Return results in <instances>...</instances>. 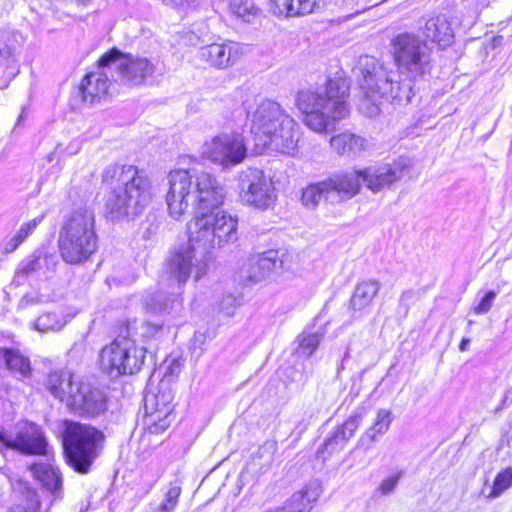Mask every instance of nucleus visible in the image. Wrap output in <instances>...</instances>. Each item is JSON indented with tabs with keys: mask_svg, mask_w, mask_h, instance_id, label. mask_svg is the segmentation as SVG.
<instances>
[{
	"mask_svg": "<svg viewBox=\"0 0 512 512\" xmlns=\"http://www.w3.org/2000/svg\"><path fill=\"white\" fill-rule=\"evenodd\" d=\"M166 204L170 215L179 219L188 208L194 216L188 223L189 240L172 254L171 265L183 272L191 253L205 258L211 249L223 248L238 240V220L220 209L225 200L223 185L211 174L201 172L194 179L189 171L179 169L168 174Z\"/></svg>",
	"mask_w": 512,
	"mask_h": 512,
	"instance_id": "nucleus-1",
	"label": "nucleus"
},
{
	"mask_svg": "<svg viewBox=\"0 0 512 512\" xmlns=\"http://www.w3.org/2000/svg\"><path fill=\"white\" fill-rule=\"evenodd\" d=\"M392 49L397 72L387 70L374 58L366 56L360 60L365 70L359 83L362 93L359 110L369 117L379 113L381 99L409 103L415 95L414 83L431 70V50L418 36L398 34L392 41Z\"/></svg>",
	"mask_w": 512,
	"mask_h": 512,
	"instance_id": "nucleus-2",
	"label": "nucleus"
},
{
	"mask_svg": "<svg viewBox=\"0 0 512 512\" xmlns=\"http://www.w3.org/2000/svg\"><path fill=\"white\" fill-rule=\"evenodd\" d=\"M102 181L116 186L107 195L105 208L112 220L141 214L152 202L155 190L151 179L133 165H110L102 173Z\"/></svg>",
	"mask_w": 512,
	"mask_h": 512,
	"instance_id": "nucleus-3",
	"label": "nucleus"
},
{
	"mask_svg": "<svg viewBox=\"0 0 512 512\" xmlns=\"http://www.w3.org/2000/svg\"><path fill=\"white\" fill-rule=\"evenodd\" d=\"M349 83L346 79H330L318 91L302 89L295 105L304 114V124L318 134H327L335 124L348 117Z\"/></svg>",
	"mask_w": 512,
	"mask_h": 512,
	"instance_id": "nucleus-4",
	"label": "nucleus"
},
{
	"mask_svg": "<svg viewBox=\"0 0 512 512\" xmlns=\"http://www.w3.org/2000/svg\"><path fill=\"white\" fill-rule=\"evenodd\" d=\"M58 245L66 263L86 262L98 247L94 211L81 206L68 213L59 231Z\"/></svg>",
	"mask_w": 512,
	"mask_h": 512,
	"instance_id": "nucleus-5",
	"label": "nucleus"
},
{
	"mask_svg": "<svg viewBox=\"0 0 512 512\" xmlns=\"http://www.w3.org/2000/svg\"><path fill=\"white\" fill-rule=\"evenodd\" d=\"M63 426V447L67 463L76 472L88 474L103 452L105 435L89 424L65 420Z\"/></svg>",
	"mask_w": 512,
	"mask_h": 512,
	"instance_id": "nucleus-6",
	"label": "nucleus"
},
{
	"mask_svg": "<svg viewBox=\"0 0 512 512\" xmlns=\"http://www.w3.org/2000/svg\"><path fill=\"white\" fill-rule=\"evenodd\" d=\"M172 257L169 259L167 266V274L169 283L166 285L168 291L155 292L145 299V307L153 313H169L176 307L181 305L180 294L182 291V284H184L191 275L193 270L196 271V279H199L206 273L205 258H201L196 253H191V260L184 262L183 272L174 269L171 265Z\"/></svg>",
	"mask_w": 512,
	"mask_h": 512,
	"instance_id": "nucleus-7",
	"label": "nucleus"
},
{
	"mask_svg": "<svg viewBox=\"0 0 512 512\" xmlns=\"http://www.w3.org/2000/svg\"><path fill=\"white\" fill-rule=\"evenodd\" d=\"M146 350L129 337L119 335L100 352V367L111 377L137 373L145 359Z\"/></svg>",
	"mask_w": 512,
	"mask_h": 512,
	"instance_id": "nucleus-8",
	"label": "nucleus"
},
{
	"mask_svg": "<svg viewBox=\"0 0 512 512\" xmlns=\"http://www.w3.org/2000/svg\"><path fill=\"white\" fill-rule=\"evenodd\" d=\"M241 201L251 207L266 210L277 199L276 188L270 177L257 168H247L238 177Z\"/></svg>",
	"mask_w": 512,
	"mask_h": 512,
	"instance_id": "nucleus-9",
	"label": "nucleus"
},
{
	"mask_svg": "<svg viewBox=\"0 0 512 512\" xmlns=\"http://www.w3.org/2000/svg\"><path fill=\"white\" fill-rule=\"evenodd\" d=\"M99 68L115 67L121 80L128 85H141L156 69L154 62L145 57L123 54L117 49L105 53L98 61Z\"/></svg>",
	"mask_w": 512,
	"mask_h": 512,
	"instance_id": "nucleus-10",
	"label": "nucleus"
},
{
	"mask_svg": "<svg viewBox=\"0 0 512 512\" xmlns=\"http://www.w3.org/2000/svg\"><path fill=\"white\" fill-rule=\"evenodd\" d=\"M202 155L215 164L229 168L243 162L247 155V146L240 133H220L204 143Z\"/></svg>",
	"mask_w": 512,
	"mask_h": 512,
	"instance_id": "nucleus-11",
	"label": "nucleus"
},
{
	"mask_svg": "<svg viewBox=\"0 0 512 512\" xmlns=\"http://www.w3.org/2000/svg\"><path fill=\"white\" fill-rule=\"evenodd\" d=\"M16 450L26 455H46L48 443L44 431L33 422L21 421L14 427V432L7 434L0 430V448Z\"/></svg>",
	"mask_w": 512,
	"mask_h": 512,
	"instance_id": "nucleus-12",
	"label": "nucleus"
},
{
	"mask_svg": "<svg viewBox=\"0 0 512 512\" xmlns=\"http://www.w3.org/2000/svg\"><path fill=\"white\" fill-rule=\"evenodd\" d=\"M284 117H290L277 103L268 99H261L255 105L248 106L247 118L250 122V132L255 144L268 136L276 127H279Z\"/></svg>",
	"mask_w": 512,
	"mask_h": 512,
	"instance_id": "nucleus-13",
	"label": "nucleus"
},
{
	"mask_svg": "<svg viewBox=\"0 0 512 512\" xmlns=\"http://www.w3.org/2000/svg\"><path fill=\"white\" fill-rule=\"evenodd\" d=\"M412 166L413 161L410 158L400 156L392 163L362 169L360 175L363 184L372 192L377 193L400 181Z\"/></svg>",
	"mask_w": 512,
	"mask_h": 512,
	"instance_id": "nucleus-14",
	"label": "nucleus"
},
{
	"mask_svg": "<svg viewBox=\"0 0 512 512\" xmlns=\"http://www.w3.org/2000/svg\"><path fill=\"white\" fill-rule=\"evenodd\" d=\"M144 401L147 428L143 438L151 441L152 436L162 434L171 425L174 406L172 396L165 392L148 394Z\"/></svg>",
	"mask_w": 512,
	"mask_h": 512,
	"instance_id": "nucleus-15",
	"label": "nucleus"
},
{
	"mask_svg": "<svg viewBox=\"0 0 512 512\" xmlns=\"http://www.w3.org/2000/svg\"><path fill=\"white\" fill-rule=\"evenodd\" d=\"M301 138L300 126L290 116L284 117L279 127L272 131L263 140L258 141L255 146L261 151L269 148L273 151L294 156L298 152V143Z\"/></svg>",
	"mask_w": 512,
	"mask_h": 512,
	"instance_id": "nucleus-16",
	"label": "nucleus"
},
{
	"mask_svg": "<svg viewBox=\"0 0 512 512\" xmlns=\"http://www.w3.org/2000/svg\"><path fill=\"white\" fill-rule=\"evenodd\" d=\"M69 399L68 408L82 416L95 417L107 409V399L103 391L88 382L82 381L81 384H78L75 394Z\"/></svg>",
	"mask_w": 512,
	"mask_h": 512,
	"instance_id": "nucleus-17",
	"label": "nucleus"
},
{
	"mask_svg": "<svg viewBox=\"0 0 512 512\" xmlns=\"http://www.w3.org/2000/svg\"><path fill=\"white\" fill-rule=\"evenodd\" d=\"M197 56L212 68L226 69L239 60L241 49L235 42L212 43L200 47L197 51Z\"/></svg>",
	"mask_w": 512,
	"mask_h": 512,
	"instance_id": "nucleus-18",
	"label": "nucleus"
},
{
	"mask_svg": "<svg viewBox=\"0 0 512 512\" xmlns=\"http://www.w3.org/2000/svg\"><path fill=\"white\" fill-rule=\"evenodd\" d=\"M282 266L279 252L268 250L249 258L242 270V279L247 284H256L266 280L274 271Z\"/></svg>",
	"mask_w": 512,
	"mask_h": 512,
	"instance_id": "nucleus-19",
	"label": "nucleus"
},
{
	"mask_svg": "<svg viewBox=\"0 0 512 512\" xmlns=\"http://www.w3.org/2000/svg\"><path fill=\"white\" fill-rule=\"evenodd\" d=\"M57 265V257L51 253L36 250L32 255L23 259L15 272L12 284L16 287L28 282L34 273L43 270L45 273L53 272Z\"/></svg>",
	"mask_w": 512,
	"mask_h": 512,
	"instance_id": "nucleus-20",
	"label": "nucleus"
},
{
	"mask_svg": "<svg viewBox=\"0 0 512 512\" xmlns=\"http://www.w3.org/2000/svg\"><path fill=\"white\" fill-rule=\"evenodd\" d=\"M363 418V409L354 411L347 420L338 426L319 447L317 453L331 454L334 451L342 449L346 443L353 437Z\"/></svg>",
	"mask_w": 512,
	"mask_h": 512,
	"instance_id": "nucleus-21",
	"label": "nucleus"
},
{
	"mask_svg": "<svg viewBox=\"0 0 512 512\" xmlns=\"http://www.w3.org/2000/svg\"><path fill=\"white\" fill-rule=\"evenodd\" d=\"M81 382L82 380L70 371H54L47 377L46 388L51 395L68 407L70 405L69 397L75 394V390Z\"/></svg>",
	"mask_w": 512,
	"mask_h": 512,
	"instance_id": "nucleus-22",
	"label": "nucleus"
},
{
	"mask_svg": "<svg viewBox=\"0 0 512 512\" xmlns=\"http://www.w3.org/2000/svg\"><path fill=\"white\" fill-rule=\"evenodd\" d=\"M360 170L335 173L324 180L327 190L336 193L342 199H350L359 193L361 183Z\"/></svg>",
	"mask_w": 512,
	"mask_h": 512,
	"instance_id": "nucleus-23",
	"label": "nucleus"
},
{
	"mask_svg": "<svg viewBox=\"0 0 512 512\" xmlns=\"http://www.w3.org/2000/svg\"><path fill=\"white\" fill-rule=\"evenodd\" d=\"M330 147L340 156L354 158L361 152L368 150L370 143L368 139L361 135L344 131L330 138Z\"/></svg>",
	"mask_w": 512,
	"mask_h": 512,
	"instance_id": "nucleus-24",
	"label": "nucleus"
},
{
	"mask_svg": "<svg viewBox=\"0 0 512 512\" xmlns=\"http://www.w3.org/2000/svg\"><path fill=\"white\" fill-rule=\"evenodd\" d=\"M318 0H270V9L279 17H292L315 12Z\"/></svg>",
	"mask_w": 512,
	"mask_h": 512,
	"instance_id": "nucleus-25",
	"label": "nucleus"
},
{
	"mask_svg": "<svg viewBox=\"0 0 512 512\" xmlns=\"http://www.w3.org/2000/svg\"><path fill=\"white\" fill-rule=\"evenodd\" d=\"M424 35L440 47L445 48L453 43L454 33L450 22L445 16L429 18L424 26Z\"/></svg>",
	"mask_w": 512,
	"mask_h": 512,
	"instance_id": "nucleus-26",
	"label": "nucleus"
},
{
	"mask_svg": "<svg viewBox=\"0 0 512 512\" xmlns=\"http://www.w3.org/2000/svg\"><path fill=\"white\" fill-rule=\"evenodd\" d=\"M109 88V78L104 71L88 73L81 82V93L85 102L93 103L105 96Z\"/></svg>",
	"mask_w": 512,
	"mask_h": 512,
	"instance_id": "nucleus-27",
	"label": "nucleus"
},
{
	"mask_svg": "<svg viewBox=\"0 0 512 512\" xmlns=\"http://www.w3.org/2000/svg\"><path fill=\"white\" fill-rule=\"evenodd\" d=\"M30 471L55 499L61 496L62 480L58 469L51 463H35L30 466Z\"/></svg>",
	"mask_w": 512,
	"mask_h": 512,
	"instance_id": "nucleus-28",
	"label": "nucleus"
},
{
	"mask_svg": "<svg viewBox=\"0 0 512 512\" xmlns=\"http://www.w3.org/2000/svg\"><path fill=\"white\" fill-rule=\"evenodd\" d=\"M319 495V486L309 484L295 492L282 508L286 512H310L312 504L317 501Z\"/></svg>",
	"mask_w": 512,
	"mask_h": 512,
	"instance_id": "nucleus-29",
	"label": "nucleus"
},
{
	"mask_svg": "<svg viewBox=\"0 0 512 512\" xmlns=\"http://www.w3.org/2000/svg\"><path fill=\"white\" fill-rule=\"evenodd\" d=\"M45 215L41 214L27 222H24L20 227L10 236L6 237L2 242V252L4 254H11L18 249V247L31 236L38 225L44 220Z\"/></svg>",
	"mask_w": 512,
	"mask_h": 512,
	"instance_id": "nucleus-30",
	"label": "nucleus"
},
{
	"mask_svg": "<svg viewBox=\"0 0 512 512\" xmlns=\"http://www.w3.org/2000/svg\"><path fill=\"white\" fill-rule=\"evenodd\" d=\"M0 367H5L13 373L26 377L31 372L30 361L19 350L0 348Z\"/></svg>",
	"mask_w": 512,
	"mask_h": 512,
	"instance_id": "nucleus-31",
	"label": "nucleus"
},
{
	"mask_svg": "<svg viewBox=\"0 0 512 512\" xmlns=\"http://www.w3.org/2000/svg\"><path fill=\"white\" fill-rule=\"evenodd\" d=\"M381 284L376 280L360 282L351 298V305L355 310H362L369 306L380 290Z\"/></svg>",
	"mask_w": 512,
	"mask_h": 512,
	"instance_id": "nucleus-32",
	"label": "nucleus"
},
{
	"mask_svg": "<svg viewBox=\"0 0 512 512\" xmlns=\"http://www.w3.org/2000/svg\"><path fill=\"white\" fill-rule=\"evenodd\" d=\"M325 335V329L322 327L318 331L312 332L309 329L304 330L296 338L297 347L295 354L298 357L308 359L319 347Z\"/></svg>",
	"mask_w": 512,
	"mask_h": 512,
	"instance_id": "nucleus-33",
	"label": "nucleus"
},
{
	"mask_svg": "<svg viewBox=\"0 0 512 512\" xmlns=\"http://www.w3.org/2000/svg\"><path fill=\"white\" fill-rule=\"evenodd\" d=\"M330 192L327 190L324 180L309 185L302 192V203L308 208H316L320 201Z\"/></svg>",
	"mask_w": 512,
	"mask_h": 512,
	"instance_id": "nucleus-34",
	"label": "nucleus"
},
{
	"mask_svg": "<svg viewBox=\"0 0 512 512\" xmlns=\"http://www.w3.org/2000/svg\"><path fill=\"white\" fill-rule=\"evenodd\" d=\"M230 10L236 17L248 23L252 22L260 12L251 0H231Z\"/></svg>",
	"mask_w": 512,
	"mask_h": 512,
	"instance_id": "nucleus-35",
	"label": "nucleus"
},
{
	"mask_svg": "<svg viewBox=\"0 0 512 512\" xmlns=\"http://www.w3.org/2000/svg\"><path fill=\"white\" fill-rule=\"evenodd\" d=\"M392 420L393 417L390 410H378L373 425L365 432L364 436L369 437L371 441H376L377 435L385 434L389 430Z\"/></svg>",
	"mask_w": 512,
	"mask_h": 512,
	"instance_id": "nucleus-36",
	"label": "nucleus"
},
{
	"mask_svg": "<svg viewBox=\"0 0 512 512\" xmlns=\"http://www.w3.org/2000/svg\"><path fill=\"white\" fill-rule=\"evenodd\" d=\"M65 325L64 317L51 312L40 315L34 322V328L40 332L60 331Z\"/></svg>",
	"mask_w": 512,
	"mask_h": 512,
	"instance_id": "nucleus-37",
	"label": "nucleus"
},
{
	"mask_svg": "<svg viewBox=\"0 0 512 512\" xmlns=\"http://www.w3.org/2000/svg\"><path fill=\"white\" fill-rule=\"evenodd\" d=\"M512 486V468H506L499 472L493 482L490 493L487 495L489 499L499 497L504 491Z\"/></svg>",
	"mask_w": 512,
	"mask_h": 512,
	"instance_id": "nucleus-38",
	"label": "nucleus"
},
{
	"mask_svg": "<svg viewBox=\"0 0 512 512\" xmlns=\"http://www.w3.org/2000/svg\"><path fill=\"white\" fill-rule=\"evenodd\" d=\"M181 489L178 486H172L168 489L163 502L157 512H172L178 504Z\"/></svg>",
	"mask_w": 512,
	"mask_h": 512,
	"instance_id": "nucleus-39",
	"label": "nucleus"
},
{
	"mask_svg": "<svg viewBox=\"0 0 512 512\" xmlns=\"http://www.w3.org/2000/svg\"><path fill=\"white\" fill-rule=\"evenodd\" d=\"M496 292L489 291L480 300L479 304L474 308L476 314H486L492 307L493 302L496 298Z\"/></svg>",
	"mask_w": 512,
	"mask_h": 512,
	"instance_id": "nucleus-40",
	"label": "nucleus"
},
{
	"mask_svg": "<svg viewBox=\"0 0 512 512\" xmlns=\"http://www.w3.org/2000/svg\"><path fill=\"white\" fill-rule=\"evenodd\" d=\"M240 305V301L233 295H228L223 298L220 310L226 316L234 315L235 309Z\"/></svg>",
	"mask_w": 512,
	"mask_h": 512,
	"instance_id": "nucleus-41",
	"label": "nucleus"
},
{
	"mask_svg": "<svg viewBox=\"0 0 512 512\" xmlns=\"http://www.w3.org/2000/svg\"><path fill=\"white\" fill-rule=\"evenodd\" d=\"M401 476H402V472H399L398 474H396L394 476H390V477L384 479L379 486V490L381 491V493L383 495H388V494L392 493L394 491V489L396 488L399 478Z\"/></svg>",
	"mask_w": 512,
	"mask_h": 512,
	"instance_id": "nucleus-42",
	"label": "nucleus"
},
{
	"mask_svg": "<svg viewBox=\"0 0 512 512\" xmlns=\"http://www.w3.org/2000/svg\"><path fill=\"white\" fill-rule=\"evenodd\" d=\"M416 297L417 292L411 289L406 290L401 294L399 298V306L403 308L405 314L408 313L410 304L416 299Z\"/></svg>",
	"mask_w": 512,
	"mask_h": 512,
	"instance_id": "nucleus-43",
	"label": "nucleus"
},
{
	"mask_svg": "<svg viewBox=\"0 0 512 512\" xmlns=\"http://www.w3.org/2000/svg\"><path fill=\"white\" fill-rule=\"evenodd\" d=\"M163 4L171 7H191L195 5L196 0H160Z\"/></svg>",
	"mask_w": 512,
	"mask_h": 512,
	"instance_id": "nucleus-44",
	"label": "nucleus"
},
{
	"mask_svg": "<svg viewBox=\"0 0 512 512\" xmlns=\"http://www.w3.org/2000/svg\"><path fill=\"white\" fill-rule=\"evenodd\" d=\"M511 400L512 399V391L511 390H507L504 394V399H503V402H502V406L497 408V411H499L500 409H503V407L505 406V402L506 400Z\"/></svg>",
	"mask_w": 512,
	"mask_h": 512,
	"instance_id": "nucleus-45",
	"label": "nucleus"
},
{
	"mask_svg": "<svg viewBox=\"0 0 512 512\" xmlns=\"http://www.w3.org/2000/svg\"><path fill=\"white\" fill-rule=\"evenodd\" d=\"M468 344H469L468 339H462V341L460 342V345H459V349L461 351H465L467 349Z\"/></svg>",
	"mask_w": 512,
	"mask_h": 512,
	"instance_id": "nucleus-46",
	"label": "nucleus"
},
{
	"mask_svg": "<svg viewBox=\"0 0 512 512\" xmlns=\"http://www.w3.org/2000/svg\"><path fill=\"white\" fill-rule=\"evenodd\" d=\"M8 55H9V51H8L7 49H4V50H3V49H1V48H0V61H1L3 58L7 57Z\"/></svg>",
	"mask_w": 512,
	"mask_h": 512,
	"instance_id": "nucleus-47",
	"label": "nucleus"
},
{
	"mask_svg": "<svg viewBox=\"0 0 512 512\" xmlns=\"http://www.w3.org/2000/svg\"><path fill=\"white\" fill-rule=\"evenodd\" d=\"M33 502H34L33 509L37 510L39 508V506H40V502L38 501V499L36 498L35 495L33 496Z\"/></svg>",
	"mask_w": 512,
	"mask_h": 512,
	"instance_id": "nucleus-48",
	"label": "nucleus"
},
{
	"mask_svg": "<svg viewBox=\"0 0 512 512\" xmlns=\"http://www.w3.org/2000/svg\"><path fill=\"white\" fill-rule=\"evenodd\" d=\"M271 512H286L283 508H279V509H276L275 511L274 510H270Z\"/></svg>",
	"mask_w": 512,
	"mask_h": 512,
	"instance_id": "nucleus-49",
	"label": "nucleus"
},
{
	"mask_svg": "<svg viewBox=\"0 0 512 512\" xmlns=\"http://www.w3.org/2000/svg\"><path fill=\"white\" fill-rule=\"evenodd\" d=\"M348 356H349V352L347 351V352L345 353L344 358H347Z\"/></svg>",
	"mask_w": 512,
	"mask_h": 512,
	"instance_id": "nucleus-50",
	"label": "nucleus"
}]
</instances>
